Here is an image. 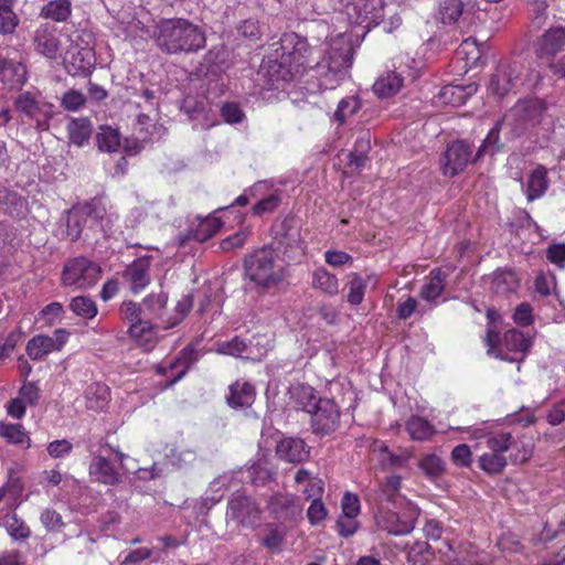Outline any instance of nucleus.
<instances>
[{
    "instance_id": "7",
    "label": "nucleus",
    "mask_w": 565,
    "mask_h": 565,
    "mask_svg": "<svg viewBox=\"0 0 565 565\" xmlns=\"http://www.w3.org/2000/svg\"><path fill=\"white\" fill-rule=\"evenodd\" d=\"M419 511L417 507L408 503L402 513L379 507L374 520L377 530L392 535H406L414 530Z\"/></svg>"
},
{
    "instance_id": "56",
    "label": "nucleus",
    "mask_w": 565,
    "mask_h": 565,
    "mask_svg": "<svg viewBox=\"0 0 565 565\" xmlns=\"http://www.w3.org/2000/svg\"><path fill=\"white\" fill-rule=\"evenodd\" d=\"M167 458L173 467L183 468L195 461L196 454L191 449H172Z\"/></svg>"
},
{
    "instance_id": "20",
    "label": "nucleus",
    "mask_w": 565,
    "mask_h": 565,
    "mask_svg": "<svg viewBox=\"0 0 565 565\" xmlns=\"http://www.w3.org/2000/svg\"><path fill=\"white\" fill-rule=\"evenodd\" d=\"M277 456L288 462L299 463L310 456V448L298 437L282 438L276 446Z\"/></svg>"
},
{
    "instance_id": "62",
    "label": "nucleus",
    "mask_w": 565,
    "mask_h": 565,
    "mask_svg": "<svg viewBox=\"0 0 565 565\" xmlns=\"http://www.w3.org/2000/svg\"><path fill=\"white\" fill-rule=\"evenodd\" d=\"M47 454L53 459L67 457L73 450V444L67 439L51 441L46 447Z\"/></svg>"
},
{
    "instance_id": "8",
    "label": "nucleus",
    "mask_w": 565,
    "mask_h": 565,
    "mask_svg": "<svg viewBox=\"0 0 565 565\" xmlns=\"http://www.w3.org/2000/svg\"><path fill=\"white\" fill-rule=\"evenodd\" d=\"M344 8L350 23L362 26L365 32L377 26L385 15L384 0H349Z\"/></svg>"
},
{
    "instance_id": "63",
    "label": "nucleus",
    "mask_w": 565,
    "mask_h": 565,
    "mask_svg": "<svg viewBox=\"0 0 565 565\" xmlns=\"http://www.w3.org/2000/svg\"><path fill=\"white\" fill-rule=\"evenodd\" d=\"M41 522L50 532H57L64 526L62 515L50 508L41 513Z\"/></svg>"
},
{
    "instance_id": "39",
    "label": "nucleus",
    "mask_w": 565,
    "mask_h": 565,
    "mask_svg": "<svg viewBox=\"0 0 565 565\" xmlns=\"http://www.w3.org/2000/svg\"><path fill=\"white\" fill-rule=\"evenodd\" d=\"M401 491V477L387 476L379 484L374 500L382 504L383 502H395Z\"/></svg>"
},
{
    "instance_id": "64",
    "label": "nucleus",
    "mask_w": 565,
    "mask_h": 565,
    "mask_svg": "<svg viewBox=\"0 0 565 565\" xmlns=\"http://www.w3.org/2000/svg\"><path fill=\"white\" fill-rule=\"evenodd\" d=\"M342 514L350 518H356L361 511L360 499L356 494L345 492L341 500Z\"/></svg>"
},
{
    "instance_id": "58",
    "label": "nucleus",
    "mask_w": 565,
    "mask_h": 565,
    "mask_svg": "<svg viewBox=\"0 0 565 565\" xmlns=\"http://www.w3.org/2000/svg\"><path fill=\"white\" fill-rule=\"evenodd\" d=\"M360 108V103L355 97H348L342 99L334 113V118L340 124H343L348 117L355 114Z\"/></svg>"
},
{
    "instance_id": "52",
    "label": "nucleus",
    "mask_w": 565,
    "mask_h": 565,
    "mask_svg": "<svg viewBox=\"0 0 565 565\" xmlns=\"http://www.w3.org/2000/svg\"><path fill=\"white\" fill-rule=\"evenodd\" d=\"M247 350V343L241 337L216 343V351L222 354L241 356Z\"/></svg>"
},
{
    "instance_id": "46",
    "label": "nucleus",
    "mask_w": 565,
    "mask_h": 565,
    "mask_svg": "<svg viewBox=\"0 0 565 565\" xmlns=\"http://www.w3.org/2000/svg\"><path fill=\"white\" fill-rule=\"evenodd\" d=\"M70 309L83 319H93L96 317L98 310L95 301L87 296H77L72 298Z\"/></svg>"
},
{
    "instance_id": "24",
    "label": "nucleus",
    "mask_w": 565,
    "mask_h": 565,
    "mask_svg": "<svg viewBox=\"0 0 565 565\" xmlns=\"http://www.w3.org/2000/svg\"><path fill=\"white\" fill-rule=\"evenodd\" d=\"M255 387L246 381H236L230 386V394L226 397L232 408L250 407L255 401Z\"/></svg>"
},
{
    "instance_id": "49",
    "label": "nucleus",
    "mask_w": 565,
    "mask_h": 565,
    "mask_svg": "<svg viewBox=\"0 0 565 565\" xmlns=\"http://www.w3.org/2000/svg\"><path fill=\"white\" fill-rule=\"evenodd\" d=\"M372 280V277L369 276L366 279H363L358 274H352V278L349 282V294H348V301L351 305H360L363 301L365 289L367 286V282Z\"/></svg>"
},
{
    "instance_id": "11",
    "label": "nucleus",
    "mask_w": 565,
    "mask_h": 565,
    "mask_svg": "<svg viewBox=\"0 0 565 565\" xmlns=\"http://www.w3.org/2000/svg\"><path fill=\"white\" fill-rule=\"evenodd\" d=\"M260 514L258 504L250 497L234 494L228 500L226 516L242 526H255L260 520Z\"/></svg>"
},
{
    "instance_id": "60",
    "label": "nucleus",
    "mask_w": 565,
    "mask_h": 565,
    "mask_svg": "<svg viewBox=\"0 0 565 565\" xmlns=\"http://www.w3.org/2000/svg\"><path fill=\"white\" fill-rule=\"evenodd\" d=\"M85 96L76 89L65 92L61 98V105L65 110L77 111L85 104Z\"/></svg>"
},
{
    "instance_id": "31",
    "label": "nucleus",
    "mask_w": 565,
    "mask_h": 565,
    "mask_svg": "<svg viewBox=\"0 0 565 565\" xmlns=\"http://www.w3.org/2000/svg\"><path fill=\"white\" fill-rule=\"evenodd\" d=\"M404 77L402 72H387L373 85L374 93L382 98L395 95L403 86Z\"/></svg>"
},
{
    "instance_id": "57",
    "label": "nucleus",
    "mask_w": 565,
    "mask_h": 565,
    "mask_svg": "<svg viewBox=\"0 0 565 565\" xmlns=\"http://www.w3.org/2000/svg\"><path fill=\"white\" fill-rule=\"evenodd\" d=\"M281 196L279 192H274L268 196L262 199L253 206V213L257 216H262L266 213L274 212L280 204Z\"/></svg>"
},
{
    "instance_id": "41",
    "label": "nucleus",
    "mask_w": 565,
    "mask_h": 565,
    "mask_svg": "<svg viewBox=\"0 0 565 565\" xmlns=\"http://www.w3.org/2000/svg\"><path fill=\"white\" fill-rule=\"evenodd\" d=\"M128 333L139 345L142 347L151 345L156 338L153 324L148 318L130 324Z\"/></svg>"
},
{
    "instance_id": "48",
    "label": "nucleus",
    "mask_w": 565,
    "mask_h": 565,
    "mask_svg": "<svg viewBox=\"0 0 565 565\" xmlns=\"http://www.w3.org/2000/svg\"><path fill=\"white\" fill-rule=\"evenodd\" d=\"M479 467L489 475L500 473L507 466V458L502 454L484 452L479 457Z\"/></svg>"
},
{
    "instance_id": "27",
    "label": "nucleus",
    "mask_w": 565,
    "mask_h": 565,
    "mask_svg": "<svg viewBox=\"0 0 565 565\" xmlns=\"http://www.w3.org/2000/svg\"><path fill=\"white\" fill-rule=\"evenodd\" d=\"M463 0H440L437 15L443 24H458L466 21Z\"/></svg>"
},
{
    "instance_id": "53",
    "label": "nucleus",
    "mask_w": 565,
    "mask_h": 565,
    "mask_svg": "<svg viewBox=\"0 0 565 565\" xmlns=\"http://www.w3.org/2000/svg\"><path fill=\"white\" fill-rule=\"evenodd\" d=\"M192 305H193L192 296L191 295L183 296L182 299H180L178 301V303L174 308L175 313L166 321L164 328H172V327L179 324L184 319L186 313L191 310Z\"/></svg>"
},
{
    "instance_id": "33",
    "label": "nucleus",
    "mask_w": 565,
    "mask_h": 565,
    "mask_svg": "<svg viewBox=\"0 0 565 565\" xmlns=\"http://www.w3.org/2000/svg\"><path fill=\"white\" fill-rule=\"evenodd\" d=\"M86 405L89 409L102 411L109 401V388L106 384L95 382L87 386L85 391Z\"/></svg>"
},
{
    "instance_id": "30",
    "label": "nucleus",
    "mask_w": 565,
    "mask_h": 565,
    "mask_svg": "<svg viewBox=\"0 0 565 565\" xmlns=\"http://www.w3.org/2000/svg\"><path fill=\"white\" fill-rule=\"evenodd\" d=\"M447 275L439 268L430 271L428 280L423 285L419 296L428 302L435 301L446 287Z\"/></svg>"
},
{
    "instance_id": "45",
    "label": "nucleus",
    "mask_w": 565,
    "mask_h": 565,
    "mask_svg": "<svg viewBox=\"0 0 565 565\" xmlns=\"http://www.w3.org/2000/svg\"><path fill=\"white\" fill-rule=\"evenodd\" d=\"M222 226L220 218L210 216L202 220L195 228L191 231L193 239L203 243L214 236Z\"/></svg>"
},
{
    "instance_id": "10",
    "label": "nucleus",
    "mask_w": 565,
    "mask_h": 565,
    "mask_svg": "<svg viewBox=\"0 0 565 565\" xmlns=\"http://www.w3.org/2000/svg\"><path fill=\"white\" fill-rule=\"evenodd\" d=\"M310 413V424L312 431L317 435H329L333 433L340 424V409L337 403L323 397Z\"/></svg>"
},
{
    "instance_id": "50",
    "label": "nucleus",
    "mask_w": 565,
    "mask_h": 565,
    "mask_svg": "<svg viewBox=\"0 0 565 565\" xmlns=\"http://www.w3.org/2000/svg\"><path fill=\"white\" fill-rule=\"evenodd\" d=\"M422 471L429 478L439 477L445 470V461L435 454L424 456L419 463Z\"/></svg>"
},
{
    "instance_id": "26",
    "label": "nucleus",
    "mask_w": 565,
    "mask_h": 565,
    "mask_svg": "<svg viewBox=\"0 0 565 565\" xmlns=\"http://www.w3.org/2000/svg\"><path fill=\"white\" fill-rule=\"evenodd\" d=\"M68 140L76 147H84L88 145L92 134L93 125L88 118L79 117L72 118L66 125Z\"/></svg>"
},
{
    "instance_id": "6",
    "label": "nucleus",
    "mask_w": 565,
    "mask_h": 565,
    "mask_svg": "<svg viewBox=\"0 0 565 565\" xmlns=\"http://www.w3.org/2000/svg\"><path fill=\"white\" fill-rule=\"evenodd\" d=\"M100 275L102 268L98 264L84 256H78L64 264L61 281L65 287L88 289L97 284Z\"/></svg>"
},
{
    "instance_id": "38",
    "label": "nucleus",
    "mask_w": 565,
    "mask_h": 565,
    "mask_svg": "<svg viewBox=\"0 0 565 565\" xmlns=\"http://www.w3.org/2000/svg\"><path fill=\"white\" fill-rule=\"evenodd\" d=\"M72 13L70 0H52L42 7L40 17L55 22L66 21Z\"/></svg>"
},
{
    "instance_id": "35",
    "label": "nucleus",
    "mask_w": 565,
    "mask_h": 565,
    "mask_svg": "<svg viewBox=\"0 0 565 565\" xmlns=\"http://www.w3.org/2000/svg\"><path fill=\"white\" fill-rule=\"evenodd\" d=\"M167 303L168 294L162 290L158 294L152 292L148 295L142 301L145 317L149 320L162 319Z\"/></svg>"
},
{
    "instance_id": "59",
    "label": "nucleus",
    "mask_w": 565,
    "mask_h": 565,
    "mask_svg": "<svg viewBox=\"0 0 565 565\" xmlns=\"http://www.w3.org/2000/svg\"><path fill=\"white\" fill-rule=\"evenodd\" d=\"M499 132H500V124H497L488 134L483 142L478 149L477 159L486 153L493 154L499 150Z\"/></svg>"
},
{
    "instance_id": "32",
    "label": "nucleus",
    "mask_w": 565,
    "mask_h": 565,
    "mask_svg": "<svg viewBox=\"0 0 565 565\" xmlns=\"http://www.w3.org/2000/svg\"><path fill=\"white\" fill-rule=\"evenodd\" d=\"M547 171L544 167H537L529 177L526 184V199L532 202L541 198L547 190Z\"/></svg>"
},
{
    "instance_id": "25",
    "label": "nucleus",
    "mask_w": 565,
    "mask_h": 565,
    "mask_svg": "<svg viewBox=\"0 0 565 565\" xmlns=\"http://www.w3.org/2000/svg\"><path fill=\"white\" fill-rule=\"evenodd\" d=\"M516 77V71L512 66L500 65L490 78L489 92L499 98L503 97L510 92Z\"/></svg>"
},
{
    "instance_id": "13",
    "label": "nucleus",
    "mask_w": 565,
    "mask_h": 565,
    "mask_svg": "<svg viewBox=\"0 0 565 565\" xmlns=\"http://www.w3.org/2000/svg\"><path fill=\"white\" fill-rule=\"evenodd\" d=\"M531 347V340L523 332L511 329L508 330L503 335V348L505 351L500 350L495 353V358L521 363L525 359ZM520 370V365L518 366Z\"/></svg>"
},
{
    "instance_id": "9",
    "label": "nucleus",
    "mask_w": 565,
    "mask_h": 565,
    "mask_svg": "<svg viewBox=\"0 0 565 565\" xmlns=\"http://www.w3.org/2000/svg\"><path fill=\"white\" fill-rule=\"evenodd\" d=\"M15 109L35 122V129L46 131L54 116L53 105L40 100L32 92H23L14 99Z\"/></svg>"
},
{
    "instance_id": "19",
    "label": "nucleus",
    "mask_w": 565,
    "mask_h": 565,
    "mask_svg": "<svg viewBox=\"0 0 565 565\" xmlns=\"http://www.w3.org/2000/svg\"><path fill=\"white\" fill-rule=\"evenodd\" d=\"M289 403L297 409L303 411L308 414L315 409L323 397H320L318 392L310 385L305 383H296L288 388Z\"/></svg>"
},
{
    "instance_id": "29",
    "label": "nucleus",
    "mask_w": 565,
    "mask_h": 565,
    "mask_svg": "<svg viewBox=\"0 0 565 565\" xmlns=\"http://www.w3.org/2000/svg\"><path fill=\"white\" fill-rule=\"evenodd\" d=\"M519 287L516 274L511 269H497L491 278V290L497 295H509Z\"/></svg>"
},
{
    "instance_id": "42",
    "label": "nucleus",
    "mask_w": 565,
    "mask_h": 565,
    "mask_svg": "<svg viewBox=\"0 0 565 565\" xmlns=\"http://www.w3.org/2000/svg\"><path fill=\"white\" fill-rule=\"evenodd\" d=\"M19 22V17L13 11V0H0V34L12 35Z\"/></svg>"
},
{
    "instance_id": "18",
    "label": "nucleus",
    "mask_w": 565,
    "mask_h": 565,
    "mask_svg": "<svg viewBox=\"0 0 565 565\" xmlns=\"http://www.w3.org/2000/svg\"><path fill=\"white\" fill-rule=\"evenodd\" d=\"M33 44L39 54L47 58H55L61 46L56 36V28L50 23L39 25L34 31Z\"/></svg>"
},
{
    "instance_id": "44",
    "label": "nucleus",
    "mask_w": 565,
    "mask_h": 565,
    "mask_svg": "<svg viewBox=\"0 0 565 565\" xmlns=\"http://www.w3.org/2000/svg\"><path fill=\"white\" fill-rule=\"evenodd\" d=\"M120 134L117 129L109 126L100 127L96 135V143L100 151L115 152L120 147Z\"/></svg>"
},
{
    "instance_id": "37",
    "label": "nucleus",
    "mask_w": 565,
    "mask_h": 565,
    "mask_svg": "<svg viewBox=\"0 0 565 565\" xmlns=\"http://www.w3.org/2000/svg\"><path fill=\"white\" fill-rule=\"evenodd\" d=\"M0 437L23 448L31 447V439L21 424L0 423Z\"/></svg>"
},
{
    "instance_id": "16",
    "label": "nucleus",
    "mask_w": 565,
    "mask_h": 565,
    "mask_svg": "<svg viewBox=\"0 0 565 565\" xmlns=\"http://www.w3.org/2000/svg\"><path fill=\"white\" fill-rule=\"evenodd\" d=\"M471 159V149L465 141L451 142L444 154L443 172L445 175L454 177L461 172Z\"/></svg>"
},
{
    "instance_id": "51",
    "label": "nucleus",
    "mask_w": 565,
    "mask_h": 565,
    "mask_svg": "<svg viewBox=\"0 0 565 565\" xmlns=\"http://www.w3.org/2000/svg\"><path fill=\"white\" fill-rule=\"evenodd\" d=\"M120 318L130 324L145 319L143 306L132 300L124 301L119 308Z\"/></svg>"
},
{
    "instance_id": "4",
    "label": "nucleus",
    "mask_w": 565,
    "mask_h": 565,
    "mask_svg": "<svg viewBox=\"0 0 565 565\" xmlns=\"http://www.w3.org/2000/svg\"><path fill=\"white\" fill-rule=\"evenodd\" d=\"M353 46L351 35L339 32L328 38V50L322 61L316 64L317 73L324 85L333 88L348 74L352 65Z\"/></svg>"
},
{
    "instance_id": "61",
    "label": "nucleus",
    "mask_w": 565,
    "mask_h": 565,
    "mask_svg": "<svg viewBox=\"0 0 565 565\" xmlns=\"http://www.w3.org/2000/svg\"><path fill=\"white\" fill-rule=\"evenodd\" d=\"M328 515L327 508L321 501V498H316L311 501L307 510V518L311 525H317L322 522Z\"/></svg>"
},
{
    "instance_id": "21",
    "label": "nucleus",
    "mask_w": 565,
    "mask_h": 565,
    "mask_svg": "<svg viewBox=\"0 0 565 565\" xmlns=\"http://www.w3.org/2000/svg\"><path fill=\"white\" fill-rule=\"evenodd\" d=\"M372 450L379 454V463L383 470L405 468L413 457L412 450L399 449L397 452H393L384 443H375Z\"/></svg>"
},
{
    "instance_id": "55",
    "label": "nucleus",
    "mask_w": 565,
    "mask_h": 565,
    "mask_svg": "<svg viewBox=\"0 0 565 565\" xmlns=\"http://www.w3.org/2000/svg\"><path fill=\"white\" fill-rule=\"evenodd\" d=\"M9 535L14 540H25L30 536L31 531L29 526L15 514L11 515L6 523Z\"/></svg>"
},
{
    "instance_id": "5",
    "label": "nucleus",
    "mask_w": 565,
    "mask_h": 565,
    "mask_svg": "<svg viewBox=\"0 0 565 565\" xmlns=\"http://www.w3.org/2000/svg\"><path fill=\"white\" fill-rule=\"evenodd\" d=\"M245 277L262 289H269L284 279L282 267L270 247L259 248L244 260Z\"/></svg>"
},
{
    "instance_id": "34",
    "label": "nucleus",
    "mask_w": 565,
    "mask_h": 565,
    "mask_svg": "<svg viewBox=\"0 0 565 565\" xmlns=\"http://www.w3.org/2000/svg\"><path fill=\"white\" fill-rule=\"evenodd\" d=\"M312 287L328 296H335L339 292V281L335 275L326 268L319 267L312 271Z\"/></svg>"
},
{
    "instance_id": "54",
    "label": "nucleus",
    "mask_w": 565,
    "mask_h": 565,
    "mask_svg": "<svg viewBox=\"0 0 565 565\" xmlns=\"http://www.w3.org/2000/svg\"><path fill=\"white\" fill-rule=\"evenodd\" d=\"M221 116L226 124L235 125L245 119V114L237 103H223L220 109Z\"/></svg>"
},
{
    "instance_id": "15",
    "label": "nucleus",
    "mask_w": 565,
    "mask_h": 565,
    "mask_svg": "<svg viewBox=\"0 0 565 565\" xmlns=\"http://www.w3.org/2000/svg\"><path fill=\"white\" fill-rule=\"evenodd\" d=\"M269 513L277 520L287 522L297 520L302 513V505L294 494L276 493L267 504Z\"/></svg>"
},
{
    "instance_id": "47",
    "label": "nucleus",
    "mask_w": 565,
    "mask_h": 565,
    "mask_svg": "<svg viewBox=\"0 0 565 565\" xmlns=\"http://www.w3.org/2000/svg\"><path fill=\"white\" fill-rule=\"evenodd\" d=\"M487 448L495 454L504 455L513 445V438L510 433H491L484 437Z\"/></svg>"
},
{
    "instance_id": "2",
    "label": "nucleus",
    "mask_w": 565,
    "mask_h": 565,
    "mask_svg": "<svg viewBox=\"0 0 565 565\" xmlns=\"http://www.w3.org/2000/svg\"><path fill=\"white\" fill-rule=\"evenodd\" d=\"M279 60L270 61L268 75L273 85L278 82H291L301 75L309 64V44L305 38L296 33H286L281 40Z\"/></svg>"
},
{
    "instance_id": "28",
    "label": "nucleus",
    "mask_w": 565,
    "mask_h": 565,
    "mask_svg": "<svg viewBox=\"0 0 565 565\" xmlns=\"http://www.w3.org/2000/svg\"><path fill=\"white\" fill-rule=\"evenodd\" d=\"M477 89L476 84H469L467 86L447 85L441 88L439 98L443 103L457 107L465 104L471 95L477 93Z\"/></svg>"
},
{
    "instance_id": "22",
    "label": "nucleus",
    "mask_w": 565,
    "mask_h": 565,
    "mask_svg": "<svg viewBox=\"0 0 565 565\" xmlns=\"http://www.w3.org/2000/svg\"><path fill=\"white\" fill-rule=\"evenodd\" d=\"M565 46V28L556 26L545 31L535 43V52L540 57L553 56Z\"/></svg>"
},
{
    "instance_id": "12",
    "label": "nucleus",
    "mask_w": 565,
    "mask_h": 565,
    "mask_svg": "<svg viewBox=\"0 0 565 565\" xmlns=\"http://www.w3.org/2000/svg\"><path fill=\"white\" fill-rule=\"evenodd\" d=\"M70 332L65 329H56L53 337L39 334L29 340L26 344V354L34 361L42 360L53 351H61Z\"/></svg>"
},
{
    "instance_id": "40",
    "label": "nucleus",
    "mask_w": 565,
    "mask_h": 565,
    "mask_svg": "<svg viewBox=\"0 0 565 565\" xmlns=\"http://www.w3.org/2000/svg\"><path fill=\"white\" fill-rule=\"evenodd\" d=\"M371 139L367 134L360 136L349 153V164L355 169H362L370 161Z\"/></svg>"
},
{
    "instance_id": "23",
    "label": "nucleus",
    "mask_w": 565,
    "mask_h": 565,
    "mask_svg": "<svg viewBox=\"0 0 565 565\" xmlns=\"http://www.w3.org/2000/svg\"><path fill=\"white\" fill-rule=\"evenodd\" d=\"M89 475L99 483L116 486L121 482V476L114 465L104 456H95L89 465Z\"/></svg>"
},
{
    "instance_id": "14",
    "label": "nucleus",
    "mask_w": 565,
    "mask_h": 565,
    "mask_svg": "<svg viewBox=\"0 0 565 565\" xmlns=\"http://www.w3.org/2000/svg\"><path fill=\"white\" fill-rule=\"evenodd\" d=\"M545 111V104L537 98L518 102L504 116V120L512 121L515 126L539 122Z\"/></svg>"
},
{
    "instance_id": "43",
    "label": "nucleus",
    "mask_w": 565,
    "mask_h": 565,
    "mask_svg": "<svg viewBox=\"0 0 565 565\" xmlns=\"http://www.w3.org/2000/svg\"><path fill=\"white\" fill-rule=\"evenodd\" d=\"M435 553L427 542L416 541L407 551V562L412 565H428Z\"/></svg>"
},
{
    "instance_id": "36",
    "label": "nucleus",
    "mask_w": 565,
    "mask_h": 565,
    "mask_svg": "<svg viewBox=\"0 0 565 565\" xmlns=\"http://www.w3.org/2000/svg\"><path fill=\"white\" fill-rule=\"evenodd\" d=\"M406 430L413 440L424 441L435 434V427L424 417L413 415L406 422Z\"/></svg>"
},
{
    "instance_id": "17",
    "label": "nucleus",
    "mask_w": 565,
    "mask_h": 565,
    "mask_svg": "<svg viewBox=\"0 0 565 565\" xmlns=\"http://www.w3.org/2000/svg\"><path fill=\"white\" fill-rule=\"evenodd\" d=\"M151 260L150 256L139 257L122 271V277L128 282L131 292L138 294L150 284Z\"/></svg>"
},
{
    "instance_id": "1",
    "label": "nucleus",
    "mask_w": 565,
    "mask_h": 565,
    "mask_svg": "<svg viewBox=\"0 0 565 565\" xmlns=\"http://www.w3.org/2000/svg\"><path fill=\"white\" fill-rule=\"evenodd\" d=\"M154 40L158 47L168 54L196 53L206 44L205 33L201 26L182 18L160 21Z\"/></svg>"
},
{
    "instance_id": "3",
    "label": "nucleus",
    "mask_w": 565,
    "mask_h": 565,
    "mask_svg": "<svg viewBox=\"0 0 565 565\" xmlns=\"http://www.w3.org/2000/svg\"><path fill=\"white\" fill-rule=\"evenodd\" d=\"M117 221L116 213L107 211L100 200L94 199L68 211L66 235L72 242L77 241L83 234L82 223L90 222L88 231H92L93 235L102 234L104 237H109L115 233Z\"/></svg>"
}]
</instances>
